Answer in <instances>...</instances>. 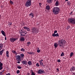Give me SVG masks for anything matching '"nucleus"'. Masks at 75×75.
Masks as SVG:
<instances>
[{
	"instance_id": "1",
	"label": "nucleus",
	"mask_w": 75,
	"mask_h": 75,
	"mask_svg": "<svg viewBox=\"0 0 75 75\" xmlns=\"http://www.w3.org/2000/svg\"><path fill=\"white\" fill-rule=\"evenodd\" d=\"M52 12L54 14H58L60 12V9L58 7H54L52 9Z\"/></svg>"
},
{
	"instance_id": "2",
	"label": "nucleus",
	"mask_w": 75,
	"mask_h": 75,
	"mask_svg": "<svg viewBox=\"0 0 75 75\" xmlns=\"http://www.w3.org/2000/svg\"><path fill=\"white\" fill-rule=\"evenodd\" d=\"M68 21L70 24L74 25L75 24V18H71L68 19Z\"/></svg>"
},
{
	"instance_id": "3",
	"label": "nucleus",
	"mask_w": 75,
	"mask_h": 75,
	"mask_svg": "<svg viewBox=\"0 0 75 75\" xmlns=\"http://www.w3.org/2000/svg\"><path fill=\"white\" fill-rule=\"evenodd\" d=\"M31 30L32 34H36V33H38V30H37V29L36 28L33 27L32 28Z\"/></svg>"
},
{
	"instance_id": "4",
	"label": "nucleus",
	"mask_w": 75,
	"mask_h": 75,
	"mask_svg": "<svg viewBox=\"0 0 75 75\" xmlns=\"http://www.w3.org/2000/svg\"><path fill=\"white\" fill-rule=\"evenodd\" d=\"M31 6V0H28L25 4V6L26 7H30Z\"/></svg>"
},
{
	"instance_id": "5",
	"label": "nucleus",
	"mask_w": 75,
	"mask_h": 75,
	"mask_svg": "<svg viewBox=\"0 0 75 75\" xmlns=\"http://www.w3.org/2000/svg\"><path fill=\"white\" fill-rule=\"evenodd\" d=\"M65 41L64 40L62 39V40H61L59 42H58V44H59L60 46H62L64 44H65Z\"/></svg>"
},
{
	"instance_id": "6",
	"label": "nucleus",
	"mask_w": 75,
	"mask_h": 75,
	"mask_svg": "<svg viewBox=\"0 0 75 75\" xmlns=\"http://www.w3.org/2000/svg\"><path fill=\"white\" fill-rule=\"evenodd\" d=\"M38 74H45V71L42 69H40L37 71Z\"/></svg>"
},
{
	"instance_id": "7",
	"label": "nucleus",
	"mask_w": 75,
	"mask_h": 75,
	"mask_svg": "<svg viewBox=\"0 0 75 75\" xmlns=\"http://www.w3.org/2000/svg\"><path fill=\"white\" fill-rule=\"evenodd\" d=\"M17 40V38H10V42H14V41H16Z\"/></svg>"
},
{
	"instance_id": "8",
	"label": "nucleus",
	"mask_w": 75,
	"mask_h": 75,
	"mask_svg": "<svg viewBox=\"0 0 75 75\" xmlns=\"http://www.w3.org/2000/svg\"><path fill=\"white\" fill-rule=\"evenodd\" d=\"M19 33H20L21 36H25V34H23L24 33V30H20L19 31Z\"/></svg>"
},
{
	"instance_id": "9",
	"label": "nucleus",
	"mask_w": 75,
	"mask_h": 75,
	"mask_svg": "<svg viewBox=\"0 0 75 75\" xmlns=\"http://www.w3.org/2000/svg\"><path fill=\"white\" fill-rule=\"evenodd\" d=\"M16 60L17 61H21V56L18 55L16 56Z\"/></svg>"
},
{
	"instance_id": "10",
	"label": "nucleus",
	"mask_w": 75,
	"mask_h": 75,
	"mask_svg": "<svg viewBox=\"0 0 75 75\" xmlns=\"http://www.w3.org/2000/svg\"><path fill=\"white\" fill-rule=\"evenodd\" d=\"M52 0H47L46 1L47 3L48 4H51L52 3Z\"/></svg>"
},
{
	"instance_id": "11",
	"label": "nucleus",
	"mask_w": 75,
	"mask_h": 75,
	"mask_svg": "<svg viewBox=\"0 0 75 75\" xmlns=\"http://www.w3.org/2000/svg\"><path fill=\"white\" fill-rule=\"evenodd\" d=\"M52 36H53V37H59V35L58 33L56 34L53 33L52 34Z\"/></svg>"
},
{
	"instance_id": "12",
	"label": "nucleus",
	"mask_w": 75,
	"mask_h": 75,
	"mask_svg": "<svg viewBox=\"0 0 75 75\" xmlns=\"http://www.w3.org/2000/svg\"><path fill=\"white\" fill-rule=\"evenodd\" d=\"M75 70V68L74 66H72L70 69V71H74V70Z\"/></svg>"
},
{
	"instance_id": "13",
	"label": "nucleus",
	"mask_w": 75,
	"mask_h": 75,
	"mask_svg": "<svg viewBox=\"0 0 75 75\" xmlns=\"http://www.w3.org/2000/svg\"><path fill=\"white\" fill-rule=\"evenodd\" d=\"M23 28L24 29H25L26 30H27L28 31H30V28H29L27 27H24Z\"/></svg>"
},
{
	"instance_id": "14",
	"label": "nucleus",
	"mask_w": 75,
	"mask_h": 75,
	"mask_svg": "<svg viewBox=\"0 0 75 75\" xmlns=\"http://www.w3.org/2000/svg\"><path fill=\"white\" fill-rule=\"evenodd\" d=\"M22 64H24V65H26L27 64V62L26 61L23 60L22 62Z\"/></svg>"
},
{
	"instance_id": "15",
	"label": "nucleus",
	"mask_w": 75,
	"mask_h": 75,
	"mask_svg": "<svg viewBox=\"0 0 75 75\" xmlns=\"http://www.w3.org/2000/svg\"><path fill=\"white\" fill-rule=\"evenodd\" d=\"M1 33L4 36L6 37V34H5L6 33H5V32H4V31L3 30H2L1 31Z\"/></svg>"
},
{
	"instance_id": "16",
	"label": "nucleus",
	"mask_w": 75,
	"mask_h": 75,
	"mask_svg": "<svg viewBox=\"0 0 75 75\" xmlns=\"http://www.w3.org/2000/svg\"><path fill=\"white\" fill-rule=\"evenodd\" d=\"M46 9L48 10H50V6L48 5L46 7Z\"/></svg>"
},
{
	"instance_id": "17",
	"label": "nucleus",
	"mask_w": 75,
	"mask_h": 75,
	"mask_svg": "<svg viewBox=\"0 0 75 75\" xmlns=\"http://www.w3.org/2000/svg\"><path fill=\"white\" fill-rule=\"evenodd\" d=\"M20 40L21 41H24L25 40V39H24V37H21V38Z\"/></svg>"
},
{
	"instance_id": "18",
	"label": "nucleus",
	"mask_w": 75,
	"mask_h": 75,
	"mask_svg": "<svg viewBox=\"0 0 75 75\" xmlns=\"http://www.w3.org/2000/svg\"><path fill=\"white\" fill-rule=\"evenodd\" d=\"M55 4V6H58L59 4V2H58V1H56Z\"/></svg>"
},
{
	"instance_id": "19",
	"label": "nucleus",
	"mask_w": 75,
	"mask_h": 75,
	"mask_svg": "<svg viewBox=\"0 0 75 75\" xmlns=\"http://www.w3.org/2000/svg\"><path fill=\"white\" fill-rule=\"evenodd\" d=\"M28 53L29 54H30L31 55H34L35 53H34V52H28Z\"/></svg>"
},
{
	"instance_id": "20",
	"label": "nucleus",
	"mask_w": 75,
	"mask_h": 75,
	"mask_svg": "<svg viewBox=\"0 0 75 75\" xmlns=\"http://www.w3.org/2000/svg\"><path fill=\"white\" fill-rule=\"evenodd\" d=\"M28 65H32V62L31 61H29L28 62Z\"/></svg>"
},
{
	"instance_id": "21",
	"label": "nucleus",
	"mask_w": 75,
	"mask_h": 75,
	"mask_svg": "<svg viewBox=\"0 0 75 75\" xmlns=\"http://www.w3.org/2000/svg\"><path fill=\"white\" fill-rule=\"evenodd\" d=\"M3 64H1L0 65V70H1V69H3Z\"/></svg>"
},
{
	"instance_id": "22",
	"label": "nucleus",
	"mask_w": 75,
	"mask_h": 75,
	"mask_svg": "<svg viewBox=\"0 0 75 75\" xmlns=\"http://www.w3.org/2000/svg\"><path fill=\"white\" fill-rule=\"evenodd\" d=\"M12 52H13V54H15L16 55H17V53L16 51L14 50H13L12 51Z\"/></svg>"
},
{
	"instance_id": "23",
	"label": "nucleus",
	"mask_w": 75,
	"mask_h": 75,
	"mask_svg": "<svg viewBox=\"0 0 75 75\" xmlns=\"http://www.w3.org/2000/svg\"><path fill=\"white\" fill-rule=\"evenodd\" d=\"M3 52H4V50H2L0 52V55H2V54H3Z\"/></svg>"
},
{
	"instance_id": "24",
	"label": "nucleus",
	"mask_w": 75,
	"mask_h": 75,
	"mask_svg": "<svg viewBox=\"0 0 75 75\" xmlns=\"http://www.w3.org/2000/svg\"><path fill=\"white\" fill-rule=\"evenodd\" d=\"M30 44H31V42H28L27 43V46H29L30 45Z\"/></svg>"
},
{
	"instance_id": "25",
	"label": "nucleus",
	"mask_w": 75,
	"mask_h": 75,
	"mask_svg": "<svg viewBox=\"0 0 75 75\" xmlns=\"http://www.w3.org/2000/svg\"><path fill=\"white\" fill-rule=\"evenodd\" d=\"M30 16H32V18H33L34 17V14H33V13H31L30 14H29Z\"/></svg>"
},
{
	"instance_id": "26",
	"label": "nucleus",
	"mask_w": 75,
	"mask_h": 75,
	"mask_svg": "<svg viewBox=\"0 0 75 75\" xmlns=\"http://www.w3.org/2000/svg\"><path fill=\"white\" fill-rule=\"evenodd\" d=\"M54 45L55 47H58V44H57V43H55L54 44Z\"/></svg>"
},
{
	"instance_id": "27",
	"label": "nucleus",
	"mask_w": 75,
	"mask_h": 75,
	"mask_svg": "<svg viewBox=\"0 0 75 75\" xmlns=\"http://www.w3.org/2000/svg\"><path fill=\"white\" fill-rule=\"evenodd\" d=\"M27 33V31H26V30H24V31H23V34H26Z\"/></svg>"
},
{
	"instance_id": "28",
	"label": "nucleus",
	"mask_w": 75,
	"mask_h": 75,
	"mask_svg": "<svg viewBox=\"0 0 75 75\" xmlns=\"http://www.w3.org/2000/svg\"><path fill=\"white\" fill-rule=\"evenodd\" d=\"M31 71L32 72L31 73V75H35V74L34 73L33 71V70H31Z\"/></svg>"
},
{
	"instance_id": "29",
	"label": "nucleus",
	"mask_w": 75,
	"mask_h": 75,
	"mask_svg": "<svg viewBox=\"0 0 75 75\" xmlns=\"http://www.w3.org/2000/svg\"><path fill=\"white\" fill-rule=\"evenodd\" d=\"M8 24L9 25H11L12 24V22H9L8 23Z\"/></svg>"
},
{
	"instance_id": "30",
	"label": "nucleus",
	"mask_w": 75,
	"mask_h": 75,
	"mask_svg": "<svg viewBox=\"0 0 75 75\" xmlns=\"http://www.w3.org/2000/svg\"><path fill=\"white\" fill-rule=\"evenodd\" d=\"M21 51H22L23 52H24V51H25V50H24V49L22 48L21 49Z\"/></svg>"
},
{
	"instance_id": "31",
	"label": "nucleus",
	"mask_w": 75,
	"mask_h": 75,
	"mask_svg": "<svg viewBox=\"0 0 75 75\" xmlns=\"http://www.w3.org/2000/svg\"><path fill=\"white\" fill-rule=\"evenodd\" d=\"M62 56H64V53L63 52H62L61 54V57H62Z\"/></svg>"
},
{
	"instance_id": "32",
	"label": "nucleus",
	"mask_w": 75,
	"mask_h": 75,
	"mask_svg": "<svg viewBox=\"0 0 75 75\" xmlns=\"http://www.w3.org/2000/svg\"><path fill=\"white\" fill-rule=\"evenodd\" d=\"M10 1V4H14V3L12 1Z\"/></svg>"
},
{
	"instance_id": "33",
	"label": "nucleus",
	"mask_w": 75,
	"mask_h": 75,
	"mask_svg": "<svg viewBox=\"0 0 75 75\" xmlns=\"http://www.w3.org/2000/svg\"><path fill=\"white\" fill-rule=\"evenodd\" d=\"M39 62L40 63V65H42V64L43 63H42V61H40Z\"/></svg>"
},
{
	"instance_id": "34",
	"label": "nucleus",
	"mask_w": 75,
	"mask_h": 75,
	"mask_svg": "<svg viewBox=\"0 0 75 75\" xmlns=\"http://www.w3.org/2000/svg\"><path fill=\"white\" fill-rule=\"evenodd\" d=\"M4 70H3L1 72H0V74H1V75H2V74H3V73H4Z\"/></svg>"
},
{
	"instance_id": "35",
	"label": "nucleus",
	"mask_w": 75,
	"mask_h": 75,
	"mask_svg": "<svg viewBox=\"0 0 75 75\" xmlns=\"http://www.w3.org/2000/svg\"><path fill=\"white\" fill-rule=\"evenodd\" d=\"M74 55V53H71L70 54V57H72V55Z\"/></svg>"
},
{
	"instance_id": "36",
	"label": "nucleus",
	"mask_w": 75,
	"mask_h": 75,
	"mask_svg": "<svg viewBox=\"0 0 75 75\" xmlns=\"http://www.w3.org/2000/svg\"><path fill=\"white\" fill-rule=\"evenodd\" d=\"M73 11H71L70 12V13H69V14L70 15H71V16H72L74 14H73L72 13H73Z\"/></svg>"
},
{
	"instance_id": "37",
	"label": "nucleus",
	"mask_w": 75,
	"mask_h": 75,
	"mask_svg": "<svg viewBox=\"0 0 75 75\" xmlns=\"http://www.w3.org/2000/svg\"><path fill=\"white\" fill-rule=\"evenodd\" d=\"M17 67L18 68V69H21L22 68L21 67H20V66H17Z\"/></svg>"
},
{
	"instance_id": "38",
	"label": "nucleus",
	"mask_w": 75,
	"mask_h": 75,
	"mask_svg": "<svg viewBox=\"0 0 75 75\" xmlns=\"http://www.w3.org/2000/svg\"><path fill=\"white\" fill-rule=\"evenodd\" d=\"M20 71L19 70H18L17 71H16V73L17 74H19V73H20Z\"/></svg>"
},
{
	"instance_id": "39",
	"label": "nucleus",
	"mask_w": 75,
	"mask_h": 75,
	"mask_svg": "<svg viewBox=\"0 0 75 75\" xmlns=\"http://www.w3.org/2000/svg\"><path fill=\"white\" fill-rule=\"evenodd\" d=\"M3 45L2 43L0 44V47H3Z\"/></svg>"
},
{
	"instance_id": "40",
	"label": "nucleus",
	"mask_w": 75,
	"mask_h": 75,
	"mask_svg": "<svg viewBox=\"0 0 75 75\" xmlns=\"http://www.w3.org/2000/svg\"><path fill=\"white\" fill-rule=\"evenodd\" d=\"M21 56L22 57H24V55L23 54H21Z\"/></svg>"
},
{
	"instance_id": "41",
	"label": "nucleus",
	"mask_w": 75,
	"mask_h": 75,
	"mask_svg": "<svg viewBox=\"0 0 75 75\" xmlns=\"http://www.w3.org/2000/svg\"><path fill=\"white\" fill-rule=\"evenodd\" d=\"M67 3L68 5H70V1H67Z\"/></svg>"
},
{
	"instance_id": "42",
	"label": "nucleus",
	"mask_w": 75,
	"mask_h": 75,
	"mask_svg": "<svg viewBox=\"0 0 75 75\" xmlns=\"http://www.w3.org/2000/svg\"><path fill=\"white\" fill-rule=\"evenodd\" d=\"M37 52L38 53H39V52H41V50H37Z\"/></svg>"
},
{
	"instance_id": "43",
	"label": "nucleus",
	"mask_w": 75,
	"mask_h": 75,
	"mask_svg": "<svg viewBox=\"0 0 75 75\" xmlns=\"http://www.w3.org/2000/svg\"><path fill=\"white\" fill-rule=\"evenodd\" d=\"M37 67H39L40 65H39V64L38 63H37L36 64Z\"/></svg>"
},
{
	"instance_id": "44",
	"label": "nucleus",
	"mask_w": 75,
	"mask_h": 75,
	"mask_svg": "<svg viewBox=\"0 0 75 75\" xmlns=\"http://www.w3.org/2000/svg\"><path fill=\"white\" fill-rule=\"evenodd\" d=\"M57 33V30H55V31L54 32V34H55V33Z\"/></svg>"
},
{
	"instance_id": "45",
	"label": "nucleus",
	"mask_w": 75,
	"mask_h": 75,
	"mask_svg": "<svg viewBox=\"0 0 75 75\" xmlns=\"http://www.w3.org/2000/svg\"><path fill=\"white\" fill-rule=\"evenodd\" d=\"M39 4L40 5V7H41V4H41V3H39Z\"/></svg>"
},
{
	"instance_id": "46",
	"label": "nucleus",
	"mask_w": 75,
	"mask_h": 75,
	"mask_svg": "<svg viewBox=\"0 0 75 75\" xmlns=\"http://www.w3.org/2000/svg\"><path fill=\"white\" fill-rule=\"evenodd\" d=\"M6 57L8 58L9 57V56L8 55V54H6Z\"/></svg>"
},
{
	"instance_id": "47",
	"label": "nucleus",
	"mask_w": 75,
	"mask_h": 75,
	"mask_svg": "<svg viewBox=\"0 0 75 75\" xmlns=\"http://www.w3.org/2000/svg\"><path fill=\"white\" fill-rule=\"evenodd\" d=\"M40 48H36V49L37 50H40V49H39Z\"/></svg>"
},
{
	"instance_id": "48",
	"label": "nucleus",
	"mask_w": 75,
	"mask_h": 75,
	"mask_svg": "<svg viewBox=\"0 0 75 75\" xmlns=\"http://www.w3.org/2000/svg\"><path fill=\"white\" fill-rule=\"evenodd\" d=\"M42 67H45V65H44V64H42Z\"/></svg>"
},
{
	"instance_id": "49",
	"label": "nucleus",
	"mask_w": 75,
	"mask_h": 75,
	"mask_svg": "<svg viewBox=\"0 0 75 75\" xmlns=\"http://www.w3.org/2000/svg\"><path fill=\"white\" fill-rule=\"evenodd\" d=\"M60 59H58L57 60V62H60Z\"/></svg>"
},
{
	"instance_id": "50",
	"label": "nucleus",
	"mask_w": 75,
	"mask_h": 75,
	"mask_svg": "<svg viewBox=\"0 0 75 75\" xmlns=\"http://www.w3.org/2000/svg\"><path fill=\"white\" fill-rule=\"evenodd\" d=\"M6 54H8V51H7L6 52Z\"/></svg>"
},
{
	"instance_id": "51",
	"label": "nucleus",
	"mask_w": 75,
	"mask_h": 75,
	"mask_svg": "<svg viewBox=\"0 0 75 75\" xmlns=\"http://www.w3.org/2000/svg\"><path fill=\"white\" fill-rule=\"evenodd\" d=\"M2 64H3V63H1V62H0V65H1Z\"/></svg>"
},
{
	"instance_id": "52",
	"label": "nucleus",
	"mask_w": 75,
	"mask_h": 75,
	"mask_svg": "<svg viewBox=\"0 0 75 75\" xmlns=\"http://www.w3.org/2000/svg\"><path fill=\"white\" fill-rule=\"evenodd\" d=\"M17 63H18V64H20V62H19V61L17 62Z\"/></svg>"
},
{
	"instance_id": "53",
	"label": "nucleus",
	"mask_w": 75,
	"mask_h": 75,
	"mask_svg": "<svg viewBox=\"0 0 75 75\" xmlns=\"http://www.w3.org/2000/svg\"><path fill=\"white\" fill-rule=\"evenodd\" d=\"M6 75H10V73H8V74H6Z\"/></svg>"
},
{
	"instance_id": "54",
	"label": "nucleus",
	"mask_w": 75,
	"mask_h": 75,
	"mask_svg": "<svg viewBox=\"0 0 75 75\" xmlns=\"http://www.w3.org/2000/svg\"><path fill=\"white\" fill-rule=\"evenodd\" d=\"M5 40H7V38H6V37L5 36Z\"/></svg>"
},
{
	"instance_id": "55",
	"label": "nucleus",
	"mask_w": 75,
	"mask_h": 75,
	"mask_svg": "<svg viewBox=\"0 0 75 75\" xmlns=\"http://www.w3.org/2000/svg\"><path fill=\"white\" fill-rule=\"evenodd\" d=\"M57 70L58 71H59V69H58V68L57 69Z\"/></svg>"
},
{
	"instance_id": "56",
	"label": "nucleus",
	"mask_w": 75,
	"mask_h": 75,
	"mask_svg": "<svg viewBox=\"0 0 75 75\" xmlns=\"http://www.w3.org/2000/svg\"><path fill=\"white\" fill-rule=\"evenodd\" d=\"M63 58H64V59H66V58L65 57H63Z\"/></svg>"
},
{
	"instance_id": "57",
	"label": "nucleus",
	"mask_w": 75,
	"mask_h": 75,
	"mask_svg": "<svg viewBox=\"0 0 75 75\" xmlns=\"http://www.w3.org/2000/svg\"><path fill=\"white\" fill-rule=\"evenodd\" d=\"M69 27H67V30H68V29H69Z\"/></svg>"
},
{
	"instance_id": "58",
	"label": "nucleus",
	"mask_w": 75,
	"mask_h": 75,
	"mask_svg": "<svg viewBox=\"0 0 75 75\" xmlns=\"http://www.w3.org/2000/svg\"><path fill=\"white\" fill-rule=\"evenodd\" d=\"M68 1V0H65V1Z\"/></svg>"
},
{
	"instance_id": "59",
	"label": "nucleus",
	"mask_w": 75,
	"mask_h": 75,
	"mask_svg": "<svg viewBox=\"0 0 75 75\" xmlns=\"http://www.w3.org/2000/svg\"><path fill=\"white\" fill-rule=\"evenodd\" d=\"M1 50V48L0 47V51Z\"/></svg>"
},
{
	"instance_id": "60",
	"label": "nucleus",
	"mask_w": 75,
	"mask_h": 75,
	"mask_svg": "<svg viewBox=\"0 0 75 75\" xmlns=\"http://www.w3.org/2000/svg\"><path fill=\"white\" fill-rule=\"evenodd\" d=\"M41 61H43V60L41 59Z\"/></svg>"
},
{
	"instance_id": "61",
	"label": "nucleus",
	"mask_w": 75,
	"mask_h": 75,
	"mask_svg": "<svg viewBox=\"0 0 75 75\" xmlns=\"http://www.w3.org/2000/svg\"><path fill=\"white\" fill-rule=\"evenodd\" d=\"M1 17V15L0 14V17Z\"/></svg>"
},
{
	"instance_id": "62",
	"label": "nucleus",
	"mask_w": 75,
	"mask_h": 75,
	"mask_svg": "<svg viewBox=\"0 0 75 75\" xmlns=\"http://www.w3.org/2000/svg\"><path fill=\"white\" fill-rule=\"evenodd\" d=\"M50 69V70H51V69Z\"/></svg>"
},
{
	"instance_id": "63",
	"label": "nucleus",
	"mask_w": 75,
	"mask_h": 75,
	"mask_svg": "<svg viewBox=\"0 0 75 75\" xmlns=\"http://www.w3.org/2000/svg\"><path fill=\"white\" fill-rule=\"evenodd\" d=\"M0 75H1V74L0 73Z\"/></svg>"
},
{
	"instance_id": "64",
	"label": "nucleus",
	"mask_w": 75,
	"mask_h": 75,
	"mask_svg": "<svg viewBox=\"0 0 75 75\" xmlns=\"http://www.w3.org/2000/svg\"><path fill=\"white\" fill-rule=\"evenodd\" d=\"M54 48H55H55H56V47H55Z\"/></svg>"
}]
</instances>
